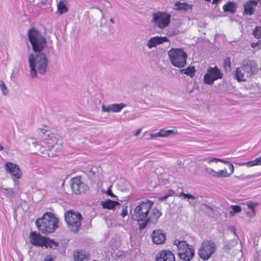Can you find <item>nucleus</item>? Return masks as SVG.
<instances>
[{
    "instance_id": "39",
    "label": "nucleus",
    "mask_w": 261,
    "mask_h": 261,
    "mask_svg": "<svg viewBox=\"0 0 261 261\" xmlns=\"http://www.w3.org/2000/svg\"><path fill=\"white\" fill-rule=\"evenodd\" d=\"M251 47L253 48L255 47H257L258 49L261 48V40H258L256 42L251 43Z\"/></svg>"
},
{
    "instance_id": "8",
    "label": "nucleus",
    "mask_w": 261,
    "mask_h": 261,
    "mask_svg": "<svg viewBox=\"0 0 261 261\" xmlns=\"http://www.w3.org/2000/svg\"><path fill=\"white\" fill-rule=\"evenodd\" d=\"M242 70L247 74V76H251L256 74L258 68L257 64L254 61L244 60L241 65Z\"/></svg>"
},
{
    "instance_id": "51",
    "label": "nucleus",
    "mask_w": 261,
    "mask_h": 261,
    "mask_svg": "<svg viewBox=\"0 0 261 261\" xmlns=\"http://www.w3.org/2000/svg\"><path fill=\"white\" fill-rule=\"evenodd\" d=\"M161 137L160 134H159V132L156 133L152 134L151 135V137Z\"/></svg>"
},
{
    "instance_id": "13",
    "label": "nucleus",
    "mask_w": 261,
    "mask_h": 261,
    "mask_svg": "<svg viewBox=\"0 0 261 261\" xmlns=\"http://www.w3.org/2000/svg\"><path fill=\"white\" fill-rule=\"evenodd\" d=\"M259 0H249L247 1L244 5V15H252L255 12V8L259 2Z\"/></svg>"
},
{
    "instance_id": "41",
    "label": "nucleus",
    "mask_w": 261,
    "mask_h": 261,
    "mask_svg": "<svg viewBox=\"0 0 261 261\" xmlns=\"http://www.w3.org/2000/svg\"><path fill=\"white\" fill-rule=\"evenodd\" d=\"M127 215H128V211H127V206L123 207L122 210V212H121V213L120 214V216L122 218H124Z\"/></svg>"
},
{
    "instance_id": "48",
    "label": "nucleus",
    "mask_w": 261,
    "mask_h": 261,
    "mask_svg": "<svg viewBox=\"0 0 261 261\" xmlns=\"http://www.w3.org/2000/svg\"><path fill=\"white\" fill-rule=\"evenodd\" d=\"M102 111L103 112H109L111 111L110 109V105L108 107H105L104 106H102Z\"/></svg>"
},
{
    "instance_id": "52",
    "label": "nucleus",
    "mask_w": 261,
    "mask_h": 261,
    "mask_svg": "<svg viewBox=\"0 0 261 261\" xmlns=\"http://www.w3.org/2000/svg\"><path fill=\"white\" fill-rule=\"evenodd\" d=\"M142 132V128L138 129L136 133L134 134L135 136H138Z\"/></svg>"
},
{
    "instance_id": "23",
    "label": "nucleus",
    "mask_w": 261,
    "mask_h": 261,
    "mask_svg": "<svg viewBox=\"0 0 261 261\" xmlns=\"http://www.w3.org/2000/svg\"><path fill=\"white\" fill-rule=\"evenodd\" d=\"M230 176V174L227 172L226 169L225 168L223 170L215 171L213 170V177L217 178L228 177Z\"/></svg>"
},
{
    "instance_id": "55",
    "label": "nucleus",
    "mask_w": 261,
    "mask_h": 261,
    "mask_svg": "<svg viewBox=\"0 0 261 261\" xmlns=\"http://www.w3.org/2000/svg\"><path fill=\"white\" fill-rule=\"evenodd\" d=\"M225 247L228 249H230V246L228 244H227L225 246Z\"/></svg>"
},
{
    "instance_id": "14",
    "label": "nucleus",
    "mask_w": 261,
    "mask_h": 261,
    "mask_svg": "<svg viewBox=\"0 0 261 261\" xmlns=\"http://www.w3.org/2000/svg\"><path fill=\"white\" fill-rule=\"evenodd\" d=\"M45 238V236H42L40 233L36 231H32L29 235L31 243L37 247H43Z\"/></svg>"
},
{
    "instance_id": "56",
    "label": "nucleus",
    "mask_w": 261,
    "mask_h": 261,
    "mask_svg": "<svg viewBox=\"0 0 261 261\" xmlns=\"http://www.w3.org/2000/svg\"><path fill=\"white\" fill-rule=\"evenodd\" d=\"M3 150V147L2 145V144H0V151Z\"/></svg>"
},
{
    "instance_id": "20",
    "label": "nucleus",
    "mask_w": 261,
    "mask_h": 261,
    "mask_svg": "<svg viewBox=\"0 0 261 261\" xmlns=\"http://www.w3.org/2000/svg\"><path fill=\"white\" fill-rule=\"evenodd\" d=\"M74 261H86L89 255L83 251H75L73 253Z\"/></svg>"
},
{
    "instance_id": "36",
    "label": "nucleus",
    "mask_w": 261,
    "mask_h": 261,
    "mask_svg": "<svg viewBox=\"0 0 261 261\" xmlns=\"http://www.w3.org/2000/svg\"><path fill=\"white\" fill-rule=\"evenodd\" d=\"M258 203H254L251 201H249L247 202V205L248 208L250 209L252 213L255 214V207L258 205Z\"/></svg>"
},
{
    "instance_id": "35",
    "label": "nucleus",
    "mask_w": 261,
    "mask_h": 261,
    "mask_svg": "<svg viewBox=\"0 0 261 261\" xmlns=\"http://www.w3.org/2000/svg\"><path fill=\"white\" fill-rule=\"evenodd\" d=\"M252 34L256 38H261V26H256L253 30Z\"/></svg>"
},
{
    "instance_id": "49",
    "label": "nucleus",
    "mask_w": 261,
    "mask_h": 261,
    "mask_svg": "<svg viewBox=\"0 0 261 261\" xmlns=\"http://www.w3.org/2000/svg\"><path fill=\"white\" fill-rule=\"evenodd\" d=\"M168 197H169V196L167 195V194H166L165 195H164L162 197H159V199L161 201H164V200H166Z\"/></svg>"
},
{
    "instance_id": "27",
    "label": "nucleus",
    "mask_w": 261,
    "mask_h": 261,
    "mask_svg": "<svg viewBox=\"0 0 261 261\" xmlns=\"http://www.w3.org/2000/svg\"><path fill=\"white\" fill-rule=\"evenodd\" d=\"M233 76L238 82L245 81L244 79V73L242 72V70L240 68H237L233 73Z\"/></svg>"
},
{
    "instance_id": "6",
    "label": "nucleus",
    "mask_w": 261,
    "mask_h": 261,
    "mask_svg": "<svg viewBox=\"0 0 261 261\" xmlns=\"http://www.w3.org/2000/svg\"><path fill=\"white\" fill-rule=\"evenodd\" d=\"M174 244L178 248V255L179 258L184 261L191 260L195 254L193 247L184 241L175 240Z\"/></svg>"
},
{
    "instance_id": "54",
    "label": "nucleus",
    "mask_w": 261,
    "mask_h": 261,
    "mask_svg": "<svg viewBox=\"0 0 261 261\" xmlns=\"http://www.w3.org/2000/svg\"><path fill=\"white\" fill-rule=\"evenodd\" d=\"M41 132L43 133V134H45L46 132H47V130L43 128V129H41Z\"/></svg>"
},
{
    "instance_id": "21",
    "label": "nucleus",
    "mask_w": 261,
    "mask_h": 261,
    "mask_svg": "<svg viewBox=\"0 0 261 261\" xmlns=\"http://www.w3.org/2000/svg\"><path fill=\"white\" fill-rule=\"evenodd\" d=\"M117 204H118V202L117 201L111 200L110 199H107L101 202V205L103 208L109 210L113 209Z\"/></svg>"
},
{
    "instance_id": "11",
    "label": "nucleus",
    "mask_w": 261,
    "mask_h": 261,
    "mask_svg": "<svg viewBox=\"0 0 261 261\" xmlns=\"http://www.w3.org/2000/svg\"><path fill=\"white\" fill-rule=\"evenodd\" d=\"M7 172L16 179H19L22 177V172L18 165L10 162L5 164Z\"/></svg>"
},
{
    "instance_id": "9",
    "label": "nucleus",
    "mask_w": 261,
    "mask_h": 261,
    "mask_svg": "<svg viewBox=\"0 0 261 261\" xmlns=\"http://www.w3.org/2000/svg\"><path fill=\"white\" fill-rule=\"evenodd\" d=\"M71 187L73 192L75 194H80L86 188L83 178L82 176H77L71 179Z\"/></svg>"
},
{
    "instance_id": "24",
    "label": "nucleus",
    "mask_w": 261,
    "mask_h": 261,
    "mask_svg": "<svg viewBox=\"0 0 261 261\" xmlns=\"http://www.w3.org/2000/svg\"><path fill=\"white\" fill-rule=\"evenodd\" d=\"M175 10H184L187 11L188 9H192V6L186 3H180L179 2H176L175 4Z\"/></svg>"
},
{
    "instance_id": "38",
    "label": "nucleus",
    "mask_w": 261,
    "mask_h": 261,
    "mask_svg": "<svg viewBox=\"0 0 261 261\" xmlns=\"http://www.w3.org/2000/svg\"><path fill=\"white\" fill-rule=\"evenodd\" d=\"M225 36L222 34H216L215 36V41L216 42H220L221 41H223L224 39Z\"/></svg>"
},
{
    "instance_id": "40",
    "label": "nucleus",
    "mask_w": 261,
    "mask_h": 261,
    "mask_svg": "<svg viewBox=\"0 0 261 261\" xmlns=\"http://www.w3.org/2000/svg\"><path fill=\"white\" fill-rule=\"evenodd\" d=\"M182 196L184 198H189V199H195V197L190 194H186L184 192L180 193V194L179 195V196Z\"/></svg>"
},
{
    "instance_id": "53",
    "label": "nucleus",
    "mask_w": 261,
    "mask_h": 261,
    "mask_svg": "<svg viewBox=\"0 0 261 261\" xmlns=\"http://www.w3.org/2000/svg\"><path fill=\"white\" fill-rule=\"evenodd\" d=\"M222 0H213V4H217Z\"/></svg>"
},
{
    "instance_id": "42",
    "label": "nucleus",
    "mask_w": 261,
    "mask_h": 261,
    "mask_svg": "<svg viewBox=\"0 0 261 261\" xmlns=\"http://www.w3.org/2000/svg\"><path fill=\"white\" fill-rule=\"evenodd\" d=\"M0 82H1L0 86L1 88V90H2L3 94L4 95H6L7 94V88L6 87V85H5V84L3 82L1 81Z\"/></svg>"
},
{
    "instance_id": "32",
    "label": "nucleus",
    "mask_w": 261,
    "mask_h": 261,
    "mask_svg": "<svg viewBox=\"0 0 261 261\" xmlns=\"http://www.w3.org/2000/svg\"><path fill=\"white\" fill-rule=\"evenodd\" d=\"M243 165H246L248 167H252L255 165H261V156L256 158L254 160L245 163Z\"/></svg>"
},
{
    "instance_id": "37",
    "label": "nucleus",
    "mask_w": 261,
    "mask_h": 261,
    "mask_svg": "<svg viewBox=\"0 0 261 261\" xmlns=\"http://www.w3.org/2000/svg\"><path fill=\"white\" fill-rule=\"evenodd\" d=\"M55 140V138H49L46 139H45L44 142L46 144L48 145V147H52L54 146V144H55V142L54 141Z\"/></svg>"
},
{
    "instance_id": "10",
    "label": "nucleus",
    "mask_w": 261,
    "mask_h": 261,
    "mask_svg": "<svg viewBox=\"0 0 261 261\" xmlns=\"http://www.w3.org/2000/svg\"><path fill=\"white\" fill-rule=\"evenodd\" d=\"M198 253L203 260L208 259L212 254V242L211 241H204L202 243Z\"/></svg>"
},
{
    "instance_id": "43",
    "label": "nucleus",
    "mask_w": 261,
    "mask_h": 261,
    "mask_svg": "<svg viewBox=\"0 0 261 261\" xmlns=\"http://www.w3.org/2000/svg\"><path fill=\"white\" fill-rule=\"evenodd\" d=\"M253 177V175H248L246 176L244 174H242L239 176H236V178H238L241 179H245L246 178L250 179Z\"/></svg>"
},
{
    "instance_id": "57",
    "label": "nucleus",
    "mask_w": 261,
    "mask_h": 261,
    "mask_svg": "<svg viewBox=\"0 0 261 261\" xmlns=\"http://www.w3.org/2000/svg\"><path fill=\"white\" fill-rule=\"evenodd\" d=\"M215 245L213 244V253L215 251Z\"/></svg>"
},
{
    "instance_id": "50",
    "label": "nucleus",
    "mask_w": 261,
    "mask_h": 261,
    "mask_svg": "<svg viewBox=\"0 0 261 261\" xmlns=\"http://www.w3.org/2000/svg\"><path fill=\"white\" fill-rule=\"evenodd\" d=\"M229 230L232 232L234 235H236V228L234 227H230Z\"/></svg>"
},
{
    "instance_id": "15",
    "label": "nucleus",
    "mask_w": 261,
    "mask_h": 261,
    "mask_svg": "<svg viewBox=\"0 0 261 261\" xmlns=\"http://www.w3.org/2000/svg\"><path fill=\"white\" fill-rule=\"evenodd\" d=\"M156 261H175L174 254L169 250H163L157 254Z\"/></svg>"
},
{
    "instance_id": "45",
    "label": "nucleus",
    "mask_w": 261,
    "mask_h": 261,
    "mask_svg": "<svg viewBox=\"0 0 261 261\" xmlns=\"http://www.w3.org/2000/svg\"><path fill=\"white\" fill-rule=\"evenodd\" d=\"M5 190L6 191L7 194L8 195H11V196L14 195V191L13 189H12V188H8V189H5Z\"/></svg>"
},
{
    "instance_id": "60",
    "label": "nucleus",
    "mask_w": 261,
    "mask_h": 261,
    "mask_svg": "<svg viewBox=\"0 0 261 261\" xmlns=\"http://www.w3.org/2000/svg\"><path fill=\"white\" fill-rule=\"evenodd\" d=\"M213 50H215L216 49L214 47H213Z\"/></svg>"
},
{
    "instance_id": "18",
    "label": "nucleus",
    "mask_w": 261,
    "mask_h": 261,
    "mask_svg": "<svg viewBox=\"0 0 261 261\" xmlns=\"http://www.w3.org/2000/svg\"><path fill=\"white\" fill-rule=\"evenodd\" d=\"M237 6L236 3L232 2H228L223 7V10L225 12L230 14H234L236 12Z\"/></svg>"
},
{
    "instance_id": "16",
    "label": "nucleus",
    "mask_w": 261,
    "mask_h": 261,
    "mask_svg": "<svg viewBox=\"0 0 261 261\" xmlns=\"http://www.w3.org/2000/svg\"><path fill=\"white\" fill-rule=\"evenodd\" d=\"M152 241L154 244H161L166 240V234L161 229L154 230L151 234Z\"/></svg>"
},
{
    "instance_id": "7",
    "label": "nucleus",
    "mask_w": 261,
    "mask_h": 261,
    "mask_svg": "<svg viewBox=\"0 0 261 261\" xmlns=\"http://www.w3.org/2000/svg\"><path fill=\"white\" fill-rule=\"evenodd\" d=\"M171 15L166 12H158L152 14V21L160 29H163L170 23Z\"/></svg>"
},
{
    "instance_id": "1",
    "label": "nucleus",
    "mask_w": 261,
    "mask_h": 261,
    "mask_svg": "<svg viewBox=\"0 0 261 261\" xmlns=\"http://www.w3.org/2000/svg\"><path fill=\"white\" fill-rule=\"evenodd\" d=\"M28 37L33 50L37 53L35 57L33 54H31L29 57L31 75L35 77L37 75L36 69L40 74H43L46 71L47 60L45 55L41 52L46 46V41L34 28H32L29 31Z\"/></svg>"
},
{
    "instance_id": "30",
    "label": "nucleus",
    "mask_w": 261,
    "mask_h": 261,
    "mask_svg": "<svg viewBox=\"0 0 261 261\" xmlns=\"http://www.w3.org/2000/svg\"><path fill=\"white\" fill-rule=\"evenodd\" d=\"M181 71L184 74L192 77L195 75L196 70L194 66H189L185 69H182Z\"/></svg>"
},
{
    "instance_id": "12",
    "label": "nucleus",
    "mask_w": 261,
    "mask_h": 261,
    "mask_svg": "<svg viewBox=\"0 0 261 261\" xmlns=\"http://www.w3.org/2000/svg\"><path fill=\"white\" fill-rule=\"evenodd\" d=\"M162 213L156 208L153 207L151 211L150 215L147 216V221L140 225V228H144L148 223H156L161 216Z\"/></svg>"
},
{
    "instance_id": "31",
    "label": "nucleus",
    "mask_w": 261,
    "mask_h": 261,
    "mask_svg": "<svg viewBox=\"0 0 261 261\" xmlns=\"http://www.w3.org/2000/svg\"><path fill=\"white\" fill-rule=\"evenodd\" d=\"M231 211L229 214L231 216H234L237 213H239L242 211V208L240 205H231L230 206Z\"/></svg>"
},
{
    "instance_id": "34",
    "label": "nucleus",
    "mask_w": 261,
    "mask_h": 261,
    "mask_svg": "<svg viewBox=\"0 0 261 261\" xmlns=\"http://www.w3.org/2000/svg\"><path fill=\"white\" fill-rule=\"evenodd\" d=\"M174 133V130H166L164 129H161L159 131V134H160L161 137H168L171 134Z\"/></svg>"
},
{
    "instance_id": "4",
    "label": "nucleus",
    "mask_w": 261,
    "mask_h": 261,
    "mask_svg": "<svg viewBox=\"0 0 261 261\" xmlns=\"http://www.w3.org/2000/svg\"><path fill=\"white\" fill-rule=\"evenodd\" d=\"M153 203L152 201L148 199L140 202L134 208L132 214L133 219L138 222H142V224H144L147 221V216Z\"/></svg>"
},
{
    "instance_id": "44",
    "label": "nucleus",
    "mask_w": 261,
    "mask_h": 261,
    "mask_svg": "<svg viewBox=\"0 0 261 261\" xmlns=\"http://www.w3.org/2000/svg\"><path fill=\"white\" fill-rule=\"evenodd\" d=\"M43 261H55L51 255H47L44 259Z\"/></svg>"
},
{
    "instance_id": "25",
    "label": "nucleus",
    "mask_w": 261,
    "mask_h": 261,
    "mask_svg": "<svg viewBox=\"0 0 261 261\" xmlns=\"http://www.w3.org/2000/svg\"><path fill=\"white\" fill-rule=\"evenodd\" d=\"M218 162H222L225 164H226L230 170V173H228V174H230V175L233 173L234 172V166L232 165V164L229 162L226 161L223 159H220L218 158H213V162L217 163Z\"/></svg>"
},
{
    "instance_id": "17",
    "label": "nucleus",
    "mask_w": 261,
    "mask_h": 261,
    "mask_svg": "<svg viewBox=\"0 0 261 261\" xmlns=\"http://www.w3.org/2000/svg\"><path fill=\"white\" fill-rule=\"evenodd\" d=\"M169 41L168 38L166 37H159L155 36L151 38L147 44V46L149 48H151L152 47L156 46L158 45L162 44L164 42H166Z\"/></svg>"
},
{
    "instance_id": "33",
    "label": "nucleus",
    "mask_w": 261,
    "mask_h": 261,
    "mask_svg": "<svg viewBox=\"0 0 261 261\" xmlns=\"http://www.w3.org/2000/svg\"><path fill=\"white\" fill-rule=\"evenodd\" d=\"M223 67L226 71H230L231 70V62L229 57H226L223 61Z\"/></svg>"
},
{
    "instance_id": "22",
    "label": "nucleus",
    "mask_w": 261,
    "mask_h": 261,
    "mask_svg": "<svg viewBox=\"0 0 261 261\" xmlns=\"http://www.w3.org/2000/svg\"><path fill=\"white\" fill-rule=\"evenodd\" d=\"M67 2L65 0H60L59 4L58 5V12L59 14H62L66 13L68 9L67 7Z\"/></svg>"
},
{
    "instance_id": "29",
    "label": "nucleus",
    "mask_w": 261,
    "mask_h": 261,
    "mask_svg": "<svg viewBox=\"0 0 261 261\" xmlns=\"http://www.w3.org/2000/svg\"><path fill=\"white\" fill-rule=\"evenodd\" d=\"M126 107L125 104L120 103L118 104H112L110 105L111 111L113 112H120L123 108Z\"/></svg>"
},
{
    "instance_id": "26",
    "label": "nucleus",
    "mask_w": 261,
    "mask_h": 261,
    "mask_svg": "<svg viewBox=\"0 0 261 261\" xmlns=\"http://www.w3.org/2000/svg\"><path fill=\"white\" fill-rule=\"evenodd\" d=\"M203 82L205 84H212V67H210L207 73L204 76Z\"/></svg>"
},
{
    "instance_id": "5",
    "label": "nucleus",
    "mask_w": 261,
    "mask_h": 261,
    "mask_svg": "<svg viewBox=\"0 0 261 261\" xmlns=\"http://www.w3.org/2000/svg\"><path fill=\"white\" fill-rule=\"evenodd\" d=\"M64 218L71 231L75 233L81 229L83 217L80 212L73 210H68L65 213Z\"/></svg>"
},
{
    "instance_id": "28",
    "label": "nucleus",
    "mask_w": 261,
    "mask_h": 261,
    "mask_svg": "<svg viewBox=\"0 0 261 261\" xmlns=\"http://www.w3.org/2000/svg\"><path fill=\"white\" fill-rule=\"evenodd\" d=\"M223 75V73L217 66H216L213 67V82L218 79H221L222 78Z\"/></svg>"
},
{
    "instance_id": "19",
    "label": "nucleus",
    "mask_w": 261,
    "mask_h": 261,
    "mask_svg": "<svg viewBox=\"0 0 261 261\" xmlns=\"http://www.w3.org/2000/svg\"><path fill=\"white\" fill-rule=\"evenodd\" d=\"M59 246V243L55 241L54 240L51 239L48 237H45L44 241L43 244V247L44 246L45 248H50L51 249H55Z\"/></svg>"
},
{
    "instance_id": "3",
    "label": "nucleus",
    "mask_w": 261,
    "mask_h": 261,
    "mask_svg": "<svg viewBox=\"0 0 261 261\" xmlns=\"http://www.w3.org/2000/svg\"><path fill=\"white\" fill-rule=\"evenodd\" d=\"M168 56L171 64L181 68L187 65L188 54L182 48H172L168 51Z\"/></svg>"
},
{
    "instance_id": "58",
    "label": "nucleus",
    "mask_w": 261,
    "mask_h": 261,
    "mask_svg": "<svg viewBox=\"0 0 261 261\" xmlns=\"http://www.w3.org/2000/svg\"><path fill=\"white\" fill-rule=\"evenodd\" d=\"M41 153L44 155L43 156H44V157L46 156V155H45V153L43 151H41Z\"/></svg>"
},
{
    "instance_id": "59",
    "label": "nucleus",
    "mask_w": 261,
    "mask_h": 261,
    "mask_svg": "<svg viewBox=\"0 0 261 261\" xmlns=\"http://www.w3.org/2000/svg\"><path fill=\"white\" fill-rule=\"evenodd\" d=\"M110 21H111V22L114 23V21H113V20L112 19H111Z\"/></svg>"
},
{
    "instance_id": "46",
    "label": "nucleus",
    "mask_w": 261,
    "mask_h": 261,
    "mask_svg": "<svg viewBox=\"0 0 261 261\" xmlns=\"http://www.w3.org/2000/svg\"><path fill=\"white\" fill-rule=\"evenodd\" d=\"M167 194L169 197H170V196H174L175 194V193L173 190H172L171 189H169V190H168Z\"/></svg>"
},
{
    "instance_id": "2",
    "label": "nucleus",
    "mask_w": 261,
    "mask_h": 261,
    "mask_svg": "<svg viewBox=\"0 0 261 261\" xmlns=\"http://www.w3.org/2000/svg\"><path fill=\"white\" fill-rule=\"evenodd\" d=\"M58 219L51 212H46L41 218L37 219L35 224L42 233L48 234L55 232L59 227Z\"/></svg>"
},
{
    "instance_id": "47",
    "label": "nucleus",
    "mask_w": 261,
    "mask_h": 261,
    "mask_svg": "<svg viewBox=\"0 0 261 261\" xmlns=\"http://www.w3.org/2000/svg\"><path fill=\"white\" fill-rule=\"evenodd\" d=\"M107 194L109 196H111V197H115V195L113 193V192H112V190H111L110 189H108V190L107 191Z\"/></svg>"
}]
</instances>
